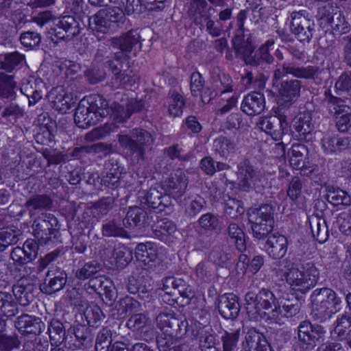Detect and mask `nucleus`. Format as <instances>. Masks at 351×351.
Returning a JSON list of instances; mask_svg holds the SVG:
<instances>
[{"label": "nucleus", "mask_w": 351, "mask_h": 351, "mask_svg": "<svg viewBox=\"0 0 351 351\" xmlns=\"http://www.w3.org/2000/svg\"><path fill=\"white\" fill-rule=\"evenodd\" d=\"M50 341L52 344L60 345L66 338V329L58 319H52L47 328Z\"/></svg>", "instance_id": "47"}, {"label": "nucleus", "mask_w": 351, "mask_h": 351, "mask_svg": "<svg viewBox=\"0 0 351 351\" xmlns=\"http://www.w3.org/2000/svg\"><path fill=\"white\" fill-rule=\"evenodd\" d=\"M243 351H273L265 337L254 328H250L242 341Z\"/></svg>", "instance_id": "21"}, {"label": "nucleus", "mask_w": 351, "mask_h": 351, "mask_svg": "<svg viewBox=\"0 0 351 351\" xmlns=\"http://www.w3.org/2000/svg\"><path fill=\"white\" fill-rule=\"evenodd\" d=\"M263 250L273 259H280L284 257L287 252L288 240L286 237L276 232L265 238Z\"/></svg>", "instance_id": "17"}, {"label": "nucleus", "mask_w": 351, "mask_h": 351, "mask_svg": "<svg viewBox=\"0 0 351 351\" xmlns=\"http://www.w3.org/2000/svg\"><path fill=\"white\" fill-rule=\"evenodd\" d=\"M311 298L313 305L311 315L313 319L318 323H324L330 319L338 311L341 303L336 293L326 287L314 290Z\"/></svg>", "instance_id": "4"}, {"label": "nucleus", "mask_w": 351, "mask_h": 351, "mask_svg": "<svg viewBox=\"0 0 351 351\" xmlns=\"http://www.w3.org/2000/svg\"><path fill=\"white\" fill-rule=\"evenodd\" d=\"M17 83L14 76L0 72V98L13 100L16 99Z\"/></svg>", "instance_id": "35"}, {"label": "nucleus", "mask_w": 351, "mask_h": 351, "mask_svg": "<svg viewBox=\"0 0 351 351\" xmlns=\"http://www.w3.org/2000/svg\"><path fill=\"white\" fill-rule=\"evenodd\" d=\"M351 316L343 313L336 321L334 332L340 340L346 339L351 331Z\"/></svg>", "instance_id": "54"}, {"label": "nucleus", "mask_w": 351, "mask_h": 351, "mask_svg": "<svg viewBox=\"0 0 351 351\" xmlns=\"http://www.w3.org/2000/svg\"><path fill=\"white\" fill-rule=\"evenodd\" d=\"M135 257L145 265L154 263L158 258L157 248L154 243H138L135 248Z\"/></svg>", "instance_id": "37"}, {"label": "nucleus", "mask_w": 351, "mask_h": 351, "mask_svg": "<svg viewBox=\"0 0 351 351\" xmlns=\"http://www.w3.org/2000/svg\"><path fill=\"white\" fill-rule=\"evenodd\" d=\"M219 314L226 319L237 318L241 310L239 298L233 293L219 295L216 301Z\"/></svg>", "instance_id": "19"}, {"label": "nucleus", "mask_w": 351, "mask_h": 351, "mask_svg": "<svg viewBox=\"0 0 351 351\" xmlns=\"http://www.w3.org/2000/svg\"><path fill=\"white\" fill-rule=\"evenodd\" d=\"M157 345L159 351H192L189 344L178 343L173 339L163 337L162 335L157 338Z\"/></svg>", "instance_id": "49"}, {"label": "nucleus", "mask_w": 351, "mask_h": 351, "mask_svg": "<svg viewBox=\"0 0 351 351\" xmlns=\"http://www.w3.org/2000/svg\"><path fill=\"white\" fill-rule=\"evenodd\" d=\"M224 234L234 242L236 248L239 252L245 250V233L238 223L235 222L228 223L227 228L224 231Z\"/></svg>", "instance_id": "36"}, {"label": "nucleus", "mask_w": 351, "mask_h": 351, "mask_svg": "<svg viewBox=\"0 0 351 351\" xmlns=\"http://www.w3.org/2000/svg\"><path fill=\"white\" fill-rule=\"evenodd\" d=\"M338 8L331 4H327L318 8L317 18L320 26L327 28L335 18V14L337 13Z\"/></svg>", "instance_id": "53"}, {"label": "nucleus", "mask_w": 351, "mask_h": 351, "mask_svg": "<svg viewBox=\"0 0 351 351\" xmlns=\"http://www.w3.org/2000/svg\"><path fill=\"white\" fill-rule=\"evenodd\" d=\"M302 181L298 176H293L290 180L287 189V195L290 199L296 202L302 193Z\"/></svg>", "instance_id": "62"}, {"label": "nucleus", "mask_w": 351, "mask_h": 351, "mask_svg": "<svg viewBox=\"0 0 351 351\" xmlns=\"http://www.w3.org/2000/svg\"><path fill=\"white\" fill-rule=\"evenodd\" d=\"M237 176V186L241 191L263 192L266 183L264 176L254 168L249 160L245 159L238 164Z\"/></svg>", "instance_id": "8"}, {"label": "nucleus", "mask_w": 351, "mask_h": 351, "mask_svg": "<svg viewBox=\"0 0 351 351\" xmlns=\"http://www.w3.org/2000/svg\"><path fill=\"white\" fill-rule=\"evenodd\" d=\"M207 5L206 0H191L190 1L188 13L196 25L202 24V21L210 15L209 11L211 8L207 9Z\"/></svg>", "instance_id": "39"}, {"label": "nucleus", "mask_w": 351, "mask_h": 351, "mask_svg": "<svg viewBox=\"0 0 351 351\" xmlns=\"http://www.w3.org/2000/svg\"><path fill=\"white\" fill-rule=\"evenodd\" d=\"M236 147L234 141L223 136L217 138L213 144L215 153L221 158H227L230 154L234 153Z\"/></svg>", "instance_id": "46"}, {"label": "nucleus", "mask_w": 351, "mask_h": 351, "mask_svg": "<svg viewBox=\"0 0 351 351\" xmlns=\"http://www.w3.org/2000/svg\"><path fill=\"white\" fill-rule=\"evenodd\" d=\"M33 232L41 245L54 243L60 236V225L57 218L50 213H41L33 222Z\"/></svg>", "instance_id": "7"}, {"label": "nucleus", "mask_w": 351, "mask_h": 351, "mask_svg": "<svg viewBox=\"0 0 351 351\" xmlns=\"http://www.w3.org/2000/svg\"><path fill=\"white\" fill-rule=\"evenodd\" d=\"M187 185L188 180L185 175L181 171H178L171 174L162 184V189L165 191V195L170 199L173 198L178 201L185 193Z\"/></svg>", "instance_id": "16"}, {"label": "nucleus", "mask_w": 351, "mask_h": 351, "mask_svg": "<svg viewBox=\"0 0 351 351\" xmlns=\"http://www.w3.org/2000/svg\"><path fill=\"white\" fill-rule=\"evenodd\" d=\"M101 265L96 261L88 262L82 268L76 271L75 277L80 280L90 279L93 278L94 275L101 271Z\"/></svg>", "instance_id": "56"}, {"label": "nucleus", "mask_w": 351, "mask_h": 351, "mask_svg": "<svg viewBox=\"0 0 351 351\" xmlns=\"http://www.w3.org/2000/svg\"><path fill=\"white\" fill-rule=\"evenodd\" d=\"M152 217L141 207H129L125 217L123 219V224L125 228L133 230L136 228L141 229L151 224Z\"/></svg>", "instance_id": "18"}, {"label": "nucleus", "mask_w": 351, "mask_h": 351, "mask_svg": "<svg viewBox=\"0 0 351 351\" xmlns=\"http://www.w3.org/2000/svg\"><path fill=\"white\" fill-rule=\"evenodd\" d=\"M112 256L119 267L126 266L132 260V252L124 245L119 244L114 248Z\"/></svg>", "instance_id": "58"}, {"label": "nucleus", "mask_w": 351, "mask_h": 351, "mask_svg": "<svg viewBox=\"0 0 351 351\" xmlns=\"http://www.w3.org/2000/svg\"><path fill=\"white\" fill-rule=\"evenodd\" d=\"M115 205V198L112 196L104 197L95 202L90 208L96 215H107Z\"/></svg>", "instance_id": "60"}, {"label": "nucleus", "mask_w": 351, "mask_h": 351, "mask_svg": "<svg viewBox=\"0 0 351 351\" xmlns=\"http://www.w3.org/2000/svg\"><path fill=\"white\" fill-rule=\"evenodd\" d=\"M110 285V280L104 276H97L91 278L88 282L85 283L84 289L90 294L97 293L103 296L104 289Z\"/></svg>", "instance_id": "48"}, {"label": "nucleus", "mask_w": 351, "mask_h": 351, "mask_svg": "<svg viewBox=\"0 0 351 351\" xmlns=\"http://www.w3.org/2000/svg\"><path fill=\"white\" fill-rule=\"evenodd\" d=\"M15 327L24 335H38L45 329V325L40 317L23 314L18 317L15 321Z\"/></svg>", "instance_id": "20"}, {"label": "nucleus", "mask_w": 351, "mask_h": 351, "mask_svg": "<svg viewBox=\"0 0 351 351\" xmlns=\"http://www.w3.org/2000/svg\"><path fill=\"white\" fill-rule=\"evenodd\" d=\"M18 313V305L12 295L8 292L0 291V315L12 317Z\"/></svg>", "instance_id": "45"}, {"label": "nucleus", "mask_w": 351, "mask_h": 351, "mask_svg": "<svg viewBox=\"0 0 351 351\" xmlns=\"http://www.w3.org/2000/svg\"><path fill=\"white\" fill-rule=\"evenodd\" d=\"M306 12H293L291 14V30L301 43H308L315 32V23L306 16Z\"/></svg>", "instance_id": "12"}, {"label": "nucleus", "mask_w": 351, "mask_h": 351, "mask_svg": "<svg viewBox=\"0 0 351 351\" xmlns=\"http://www.w3.org/2000/svg\"><path fill=\"white\" fill-rule=\"evenodd\" d=\"M289 162L295 169L304 171L308 169V147L301 143L293 144L289 151Z\"/></svg>", "instance_id": "25"}, {"label": "nucleus", "mask_w": 351, "mask_h": 351, "mask_svg": "<svg viewBox=\"0 0 351 351\" xmlns=\"http://www.w3.org/2000/svg\"><path fill=\"white\" fill-rule=\"evenodd\" d=\"M280 304H282V313L283 312V315L287 317L295 316L299 313L301 308L300 301L293 295L291 296V298L286 299L283 303L281 301Z\"/></svg>", "instance_id": "63"}, {"label": "nucleus", "mask_w": 351, "mask_h": 351, "mask_svg": "<svg viewBox=\"0 0 351 351\" xmlns=\"http://www.w3.org/2000/svg\"><path fill=\"white\" fill-rule=\"evenodd\" d=\"M25 60V56L18 51L5 53L0 60V69L6 73H12L14 69L22 65Z\"/></svg>", "instance_id": "43"}, {"label": "nucleus", "mask_w": 351, "mask_h": 351, "mask_svg": "<svg viewBox=\"0 0 351 351\" xmlns=\"http://www.w3.org/2000/svg\"><path fill=\"white\" fill-rule=\"evenodd\" d=\"M314 125L309 112H300L295 117L291 127L292 136L298 141H310Z\"/></svg>", "instance_id": "15"}, {"label": "nucleus", "mask_w": 351, "mask_h": 351, "mask_svg": "<svg viewBox=\"0 0 351 351\" xmlns=\"http://www.w3.org/2000/svg\"><path fill=\"white\" fill-rule=\"evenodd\" d=\"M199 226L207 231L220 232L221 224L217 215L207 213L202 215L198 219Z\"/></svg>", "instance_id": "52"}, {"label": "nucleus", "mask_w": 351, "mask_h": 351, "mask_svg": "<svg viewBox=\"0 0 351 351\" xmlns=\"http://www.w3.org/2000/svg\"><path fill=\"white\" fill-rule=\"evenodd\" d=\"M90 110L95 114L98 121L110 114V108L108 101L100 95H90L85 99Z\"/></svg>", "instance_id": "34"}, {"label": "nucleus", "mask_w": 351, "mask_h": 351, "mask_svg": "<svg viewBox=\"0 0 351 351\" xmlns=\"http://www.w3.org/2000/svg\"><path fill=\"white\" fill-rule=\"evenodd\" d=\"M275 208L269 204L260 205L248 210V221L251 225L252 237L258 240H265L275 226Z\"/></svg>", "instance_id": "5"}, {"label": "nucleus", "mask_w": 351, "mask_h": 351, "mask_svg": "<svg viewBox=\"0 0 351 351\" xmlns=\"http://www.w3.org/2000/svg\"><path fill=\"white\" fill-rule=\"evenodd\" d=\"M112 331L107 328L99 330L95 340L96 351H110L112 346Z\"/></svg>", "instance_id": "57"}, {"label": "nucleus", "mask_w": 351, "mask_h": 351, "mask_svg": "<svg viewBox=\"0 0 351 351\" xmlns=\"http://www.w3.org/2000/svg\"><path fill=\"white\" fill-rule=\"evenodd\" d=\"M326 199L335 206H351V196L346 191L332 186L327 187Z\"/></svg>", "instance_id": "44"}, {"label": "nucleus", "mask_w": 351, "mask_h": 351, "mask_svg": "<svg viewBox=\"0 0 351 351\" xmlns=\"http://www.w3.org/2000/svg\"><path fill=\"white\" fill-rule=\"evenodd\" d=\"M269 71L270 69L265 71L260 66H253V69L242 77V81L248 88L262 90L265 86Z\"/></svg>", "instance_id": "28"}, {"label": "nucleus", "mask_w": 351, "mask_h": 351, "mask_svg": "<svg viewBox=\"0 0 351 351\" xmlns=\"http://www.w3.org/2000/svg\"><path fill=\"white\" fill-rule=\"evenodd\" d=\"M198 341L201 351H219L217 347V339L214 334L208 332L200 333L198 336Z\"/></svg>", "instance_id": "61"}, {"label": "nucleus", "mask_w": 351, "mask_h": 351, "mask_svg": "<svg viewBox=\"0 0 351 351\" xmlns=\"http://www.w3.org/2000/svg\"><path fill=\"white\" fill-rule=\"evenodd\" d=\"M24 110L18 104L11 102L5 106L1 118L7 121H16L24 116Z\"/></svg>", "instance_id": "59"}, {"label": "nucleus", "mask_w": 351, "mask_h": 351, "mask_svg": "<svg viewBox=\"0 0 351 351\" xmlns=\"http://www.w3.org/2000/svg\"><path fill=\"white\" fill-rule=\"evenodd\" d=\"M152 231L155 237L165 243L171 241V237L178 233L175 223L167 219L158 221Z\"/></svg>", "instance_id": "33"}, {"label": "nucleus", "mask_w": 351, "mask_h": 351, "mask_svg": "<svg viewBox=\"0 0 351 351\" xmlns=\"http://www.w3.org/2000/svg\"><path fill=\"white\" fill-rule=\"evenodd\" d=\"M302 82L298 80H290L281 82L279 89L282 99L285 102H294L300 95Z\"/></svg>", "instance_id": "32"}, {"label": "nucleus", "mask_w": 351, "mask_h": 351, "mask_svg": "<svg viewBox=\"0 0 351 351\" xmlns=\"http://www.w3.org/2000/svg\"><path fill=\"white\" fill-rule=\"evenodd\" d=\"M120 146L135 160H143L145 151L151 149L154 138L143 128H136L130 131L129 134H118Z\"/></svg>", "instance_id": "3"}, {"label": "nucleus", "mask_w": 351, "mask_h": 351, "mask_svg": "<svg viewBox=\"0 0 351 351\" xmlns=\"http://www.w3.org/2000/svg\"><path fill=\"white\" fill-rule=\"evenodd\" d=\"M141 204L156 210L157 213L171 210V200L169 197L160 191L156 187H152L143 192L139 196Z\"/></svg>", "instance_id": "13"}, {"label": "nucleus", "mask_w": 351, "mask_h": 351, "mask_svg": "<svg viewBox=\"0 0 351 351\" xmlns=\"http://www.w3.org/2000/svg\"><path fill=\"white\" fill-rule=\"evenodd\" d=\"M297 330L298 342L303 350H311L322 342L326 333L324 327L308 320L301 322Z\"/></svg>", "instance_id": "10"}, {"label": "nucleus", "mask_w": 351, "mask_h": 351, "mask_svg": "<svg viewBox=\"0 0 351 351\" xmlns=\"http://www.w3.org/2000/svg\"><path fill=\"white\" fill-rule=\"evenodd\" d=\"M323 101L328 113L336 119L344 112H347L351 108V106L346 104L345 100L333 95L329 89L324 91Z\"/></svg>", "instance_id": "29"}, {"label": "nucleus", "mask_w": 351, "mask_h": 351, "mask_svg": "<svg viewBox=\"0 0 351 351\" xmlns=\"http://www.w3.org/2000/svg\"><path fill=\"white\" fill-rule=\"evenodd\" d=\"M245 306L248 315L253 319L265 317L277 321L282 315L280 302L274 293L266 288L257 293L247 292L245 295Z\"/></svg>", "instance_id": "1"}, {"label": "nucleus", "mask_w": 351, "mask_h": 351, "mask_svg": "<svg viewBox=\"0 0 351 351\" xmlns=\"http://www.w3.org/2000/svg\"><path fill=\"white\" fill-rule=\"evenodd\" d=\"M350 139L348 137L333 136L324 138L322 140V147L326 153L342 152L348 148Z\"/></svg>", "instance_id": "40"}, {"label": "nucleus", "mask_w": 351, "mask_h": 351, "mask_svg": "<svg viewBox=\"0 0 351 351\" xmlns=\"http://www.w3.org/2000/svg\"><path fill=\"white\" fill-rule=\"evenodd\" d=\"M265 108V97L258 92H252L245 96L241 104V110L252 117L260 114Z\"/></svg>", "instance_id": "23"}, {"label": "nucleus", "mask_w": 351, "mask_h": 351, "mask_svg": "<svg viewBox=\"0 0 351 351\" xmlns=\"http://www.w3.org/2000/svg\"><path fill=\"white\" fill-rule=\"evenodd\" d=\"M52 204L53 201L49 195L41 194L30 197L25 203L24 207L32 213L35 210H49Z\"/></svg>", "instance_id": "42"}, {"label": "nucleus", "mask_w": 351, "mask_h": 351, "mask_svg": "<svg viewBox=\"0 0 351 351\" xmlns=\"http://www.w3.org/2000/svg\"><path fill=\"white\" fill-rule=\"evenodd\" d=\"M130 56L123 53H115L114 58L106 60L104 62L105 68H108L114 76V78L119 77L121 73L125 71L126 69L131 67Z\"/></svg>", "instance_id": "31"}, {"label": "nucleus", "mask_w": 351, "mask_h": 351, "mask_svg": "<svg viewBox=\"0 0 351 351\" xmlns=\"http://www.w3.org/2000/svg\"><path fill=\"white\" fill-rule=\"evenodd\" d=\"M83 29V24L80 19L71 15H66L62 16L51 29V34L58 40L68 42L79 36Z\"/></svg>", "instance_id": "11"}, {"label": "nucleus", "mask_w": 351, "mask_h": 351, "mask_svg": "<svg viewBox=\"0 0 351 351\" xmlns=\"http://www.w3.org/2000/svg\"><path fill=\"white\" fill-rule=\"evenodd\" d=\"M169 325L165 329L164 337H179L184 335L187 331L188 322L186 318L181 314H174Z\"/></svg>", "instance_id": "38"}, {"label": "nucleus", "mask_w": 351, "mask_h": 351, "mask_svg": "<svg viewBox=\"0 0 351 351\" xmlns=\"http://www.w3.org/2000/svg\"><path fill=\"white\" fill-rule=\"evenodd\" d=\"M257 125L262 131L271 135L274 140L279 141L282 138L284 131L288 128L289 123L286 115L279 114L263 118L258 122Z\"/></svg>", "instance_id": "14"}, {"label": "nucleus", "mask_w": 351, "mask_h": 351, "mask_svg": "<svg viewBox=\"0 0 351 351\" xmlns=\"http://www.w3.org/2000/svg\"><path fill=\"white\" fill-rule=\"evenodd\" d=\"M322 70L316 66H299L293 63L284 62L279 64L274 71V80L278 81L288 75L297 78L313 80L319 84L322 81L319 77Z\"/></svg>", "instance_id": "9"}, {"label": "nucleus", "mask_w": 351, "mask_h": 351, "mask_svg": "<svg viewBox=\"0 0 351 351\" xmlns=\"http://www.w3.org/2000/svg\"><path fill=\"white\" fill-rule=\"evenodd\" d=\"M84 73L86 80L92 84H95L103 81L106 77L104 63L101 65L95 66L87 69Z\"/></svg>", "instance_id": "64"}, {"label": "nucleus", "mask_w": 351, "mask_h": 351, "mask_svg": "<svg viewBox=\"0 0 351 351\" xmlns=\"http://www.w3.org/2000/svg\"><path fill=\"white\" fill-rule=\"evenodd\" d=\"M101 232L102 235L106 237H130L124 228L114 219L108 221L104 223L102 225Z\"/></svg>", "instance_id": "51"}, {"label": "nucleus", "mask_w": 351, "mask_h": 351, "mask_svg": "<svg viewBox=\"0 0 351 351\" xmlns=\"http://www.w3.org/2000/svg\"><path fill=\"white\" fill-rule=\"evenodd\" d=\"M36 286L31 282L25 283V280L20 279L16 284L12 286V292L15 299L20 305L26 306L34 300V292Z\"/></svg>", "instance_id": "26"}, {"label": "nucleus", "mask_w": 351, "mask_h": 351, "mask_svg": "<svg viewBox=\"0 0 351 351\" xmlns=\"http://www.w3.org/2000/svg\"><path fill=\"white\" fill-rule=\"evenodd\" d=\"M284 276L293 289L305 293L316 285L319 271L313 262L304 261L299 267L288 269Z\"/></svg>", "instance_id": "6"}, {"label": "nucleus", "mask_w": 351, "mask_h": 351, "mask_svg": "<svg viewBox=\"0 0 351 351\" xmlns=\"http://www.w3.org/2000/svg\"><path fill=\"white\" fill-rule=\"evenodd\" d=\"M140 38L137 30L131 29L118 37L111 38L110 43L114 48L120 50L119 53L129 55L133 48L140 43Z\"/></svg>", "instance_id": "22"}, {"label": "nucleus", "mask_w": 351, "mask_h": 351, "mask_svg": "<svg viewBox=\"0 0 351 351\" xmlns=\"http://www.w3.org/2000/svg\"><path fill=\"white\" fill-rule=\"evenodd\" d=\"M140 308V303L131 297H125L120 299L112 310V315L114 318L120 319L125 317L128 315L136 313Z\"/></svg>", "instance_id": "30"}, {"label": "nucleus", "mask_w": 351, "mask_h": 351, "mask_svg": "<svg viewBox=\"0 0 351 351\" xmlns=\"http://www.w3.org/2000/svg\"><path fill=\"white\" fill-rule=\"evenodd\" d=\"M62 250L57 248L50 252L38 260L39 267L45 269L50 265L46 274L44 282L40 285V291L46 294L51 295L62 290L67 282V274L66 271L58 266H53V263L58 262L62 256Z\"/></svg>", "instance_id": "2"}, {"label": "nucleus", "mask_w": 351, "mask_h": 351, "mask_svg": "<svg viewBox=\"0 0 351 351\" xmlns=\"http://www.w3.org/2000/svg\"><path fill=\"white\" fill-rule=\"evenodd\" d=\"M274 44L273 39L268 40L252 57L246 60V62L252 66H260L262 70L268 71L269 65L274 61V58L269 51V47Z\"/></svg>", "instance_id": "24"}, {"label": "nucleus", "mask_w": 351, "mask_h": 351, "mask_svg": "<svg viewBox=\"0 0 351 351\" xmlns=\"http://www.w3.org/2000/svg\"><path fill=\"white\" fill-rule=\"evenodd\" d=\"M88 21L90 28L96 32L106 34L112 28H114L112 23H110L103 10H100L90 17Z\"/></svg>", "instance_id": "41"}, {"label": "nucleus", "mask_w": 351, "mask_h": 351, "mask_svg": "<svg viewBox=\"0 0 351 351\" xmlns=\"http://www.w3.org/2000/svg\"><path fill=\"white\" fill-rule=\"evenodd\" d=\"M224 213L231 219H237L244 213L245 209L241 200L232 198L228 195L224 199Z\"/></svg>", "instance_id": "50"}, {"label": "nucleus", "mask_w": 351, "mask_h": 351, "mask_svg": "<svg viewBox=\"0 0 351 351\" xmlns=\"http://www.w3.org/2000/svg\"><path fill=\"white\" fill-rule=\"evenodd\" d=\"M112 151V146L104 143H97L91 145L82 146L75 148L74 155L80 153H85L88 154H101L104 156L109 154Z\"/></svg>", "instance_id": "55"}, {"label": "nucleus", "mask_w": 351, "mask_h": 351, "mask_svg": "<svg viewBox=\"0 0 351 351\" xmlns=\"http://www.w3.org/2000/svg\"><path fill=\"white\" fill-rule=\"evenodd\" d=\"M89 108L85 99L81 100L78 104L74 114V121L79 128L86 129L99 122L98 118H96Z\"/></svg>", "instance_id": "27"}]
</instances>
